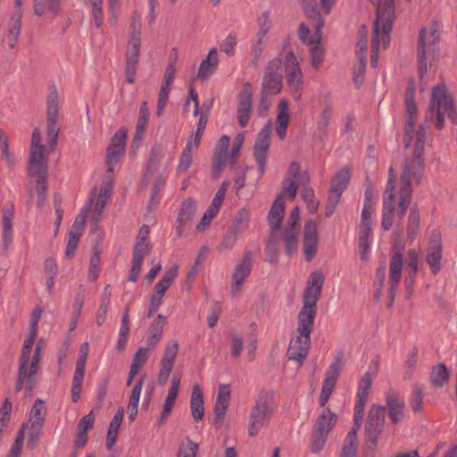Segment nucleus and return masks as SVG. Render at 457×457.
<instances>
[{
    "instance_id": "nucleus-57",
    "label": "nucleus",
    "mask_w": 457,
    "mask_h": 457,
    "mask_svg": "<svg viewBox=\"0 0 457 457\" xmlns=\"http://www.w3.org/2000/svg\"><path fill=\"white\" fill-rule=\"evenodd\" d=\"M282 191L283 194L288 196L289 200H295L298 191L296 179L294 178H285L282 181Z\"/></svg>"
},
{
    "instance_id": "nucleus-2",
    "label": "nucleus",
    "mask_w": 457,
    "mask_h": 457,
    "mask_svg": "<svg viewBox=\"0 0 457 457\" xmlns=\"http://www.w3.org/2000/svg\"><path fill=\"white\" fill-rule=\"evenodd\" d=\"M444 108L448 118L453 124H457V110L454 107L453 97L448 94L446 87L438 84L433 88L431 103L426 113V120H435L436 127L441 130L445 125L444 114L441 109Z\"/></svg>"
},
{
    "instance_id": "nucleus-62",
    "label": "nucleus",
    "mask_w": 457,
    "mask_h": 457,
    "mask_svg": "<svg viewBox=\"0 0 457 457\" xmlns=\"http://www.w3.org/2000/svg\"><path fill=\"white\" fill-rule=\"evenodd\" d=\"M333 110L330 106H327L320 113V120L318 121V129L320 134L326 135L329 120L332 117Z\"/></svg>"
},
{
    "instance_id": "nucleus-3",
    "label": "nucleus",
    "mask_w": 457,
    "mask_h": 457,
    "mask_svg": "<svg viewBox=\"0 0 457 457\" xmlns=\"http://www.w3.org/2000/svg\"><path fill=\"white\" fill-rule=\"evenodd\" d=\"M386 423L385 407L379 404H372L369 410L364 427L365 443L364 452L366 455L374 457L378 440L384 431Z\"/></svg>"
},
{
    "instance_id": "nucleus-37",
    "label": "nucleus",
    "mask_w": 457,
    "mask_h": 457,
    "mask_svg": "<svg viewBox=\"0 0 457 457\" xmlns=\"http://www.w3.org/2000/svg\"><path fill=\"white\" fill-rule=\"evenodd\" d=\"M21 19H22V11L21 10L16 11L10 19L9 34L7 36V39H8L9 47L12 49L15 47L16 42L21 34Z\"/></svg>"
},
{
    "instance_id": "nucleus-30",
    "label": "nucleus",
    "mask_w": 457,
    "mask_h": 457,
    "mask_svg": "<svg viewBox=\"0 0 457 457\" xmlns=\"http://www.w3.org/2000/svg\"><path fill=\"white\" fill-rule=\"evenodd\" d=\"M303 5V11L309 20L312 21V27L320 35V29L324 26V20L321 17L316 0H300Z\"/></svg>"
},
{
    "instance_id": "nucleus-9",
    "label": "nucleus",
    "mask_w": 457,
    "mask_h": 457,
    "mask_svg": "<svg viewBox=\"0 0 457 457\" xmlns=\"http://www.w3.org/2000/svg\"><path fill=\"white\" fill-rule=\"evenodd\" d=\"M282 62L278 58L270 60L265 69L262 82V95L274 96L282 89Z\"/></svg>"
},
{
    "instance_id": "nucleus-16",
    "label": "nucleus",
    "mask_w": 457,
    "mask_h": 457,
    "mask_svg": "<svg viewBox=\"0 0 457 457\" xmlns=\"http://www.w3.org/2000/svg\"><path fill=\"white\" fill-rule=\"evenodd\" d=\"M317 314V303L303 300L297 316L296 331L301 336L311 337L314 327V320Z\"/></svg>"
},
{
    "instance_id": "nucleus-4",
    "label": "nucleus",
    "mask_w": 457,
    "mask_h": 457,
    "mask_svg": "<svg viewBox=\"0 0 457 457\" xmlns=\"http://www.w3.org/2000/svg\"><path fill=\"white\" fill-rule=\"evenodd\" d=\"M439 49V34L435 28H432L429 35L426 28L422 27L419 32L417 44L418 71L420 79L428 71V55L435 56Z\"/></svg>"
},
{
    "instance_id": "nucleus-63",
    "label": "nucleus",
    "mask_w": 457,
    "mask_h": 457,
    "mask_svg": "<svg viewBox=\"0 0 457 457\" xmlns=\"http://www.w3.org/2000/svg\"><path fill=\"white\" fill-rule=\"evenodd\" d=\"M177 275L178 267H170L167 271H165L161 280L158 283H156V286H158L159 287H163L165 288V290H167L170 287L171 283L173 282Z\"/></svg>"
},
{
    "instance_id": "nucleus-33",
    "label": "nucleus",
    "mask_w": 457,
    "mask_h": 457,
    "mask_svg": "<svg viewBox=\"0 0 457 457\" xmlns=\"http://www.w3.org/2000/svg\"><path fill=\"white\" fill-rule=\"evenodd\" d=\"M219 63L218 53L216 48H212L208 55L202 61L199 70L198 78L208 79L215 71Z\"/></svg>"
},
{
    "instance_id": "nucleus-61",
    "label": "nucleus",
    "mask_w": 457,
    "mask_h": 457,
    "mask_svg": "<svg viewBox=\"0 0 457 457\" xmlns=\"http://www.w3.org/2000/svg\"><path fill=\"white\" fill-rule=\"evenodd\" d=\"M239 234L235 228H228L220 241V247L222 249H231L236 244Z\"/></svg>"
},
{
    "instance_id": "nucleus-10",
    "label": "nucleus",
    "mask_w": 457,
    "mask_h": 457,
    "mask_svg": "<svg viewBox=\"0 0 457 457\" xmlns=\"http://www.w3.org/2000/svg\"><path fill=\"white\" fill-rule=\"evenodd\" d=\"M271 414L272 408L270 406L267 399L265 397L257 399L249 417V435L251 436H257L262 428L270 422Z\"/></svg>"
},
{
    "instance_id": "nucleus-15",
    "label": "nucleus",
    "mask_w": 457,
    "mask_h": 457,
    "mask_svg": "<svg viewBox=\"0 0 457 457\" xmlns=\"http://www.w3.org/2000/svg\"><path fill=\"white\" fill-rule=\"evenodd\" d=\"M443 246L441 235L434 230L431 233L428 246L427 248L426 262L434 275L439 273L442 269Z\"/></svg>"
},
{
    "instance_id": "nucleus-36",
    "label": "nucleus",
    "mask_w": 457,
    "mask_h": 457,
    "mask_svg": "<svg viewBox=\"0 0 457 457\" xmlns=\"http://www.w3.org/2000/svg\"><path fill=\"white\" fill-rule=\"evenodd\" d=\"M124 410L119 408L112 420L110 422L109 429L106 436V448L112 450L116 444L118 431L123 420Z\"/></svg>"
},
{
    "instance_id": "nucleus-53",
    "label": "nucleus",
    "mask_w": 457,
    "mask_h": 457,
    "mask_svg": "<svg viewBox=\"0 0 457 457\" xmlns=\"http://www.w3.org/2000/svg\"><path fill=\"white\" fill-rule=\"evenodd\" d=\"M198 444L187 438L186 442L179 445L177 457H196Z\"/></svg>"
},
{
    "instance_id": "nucleus-20",
    "label": "nucleus",
    "mask_w": 457,
    "mask_h": 457,
    "mask_svg": "<svg viewBox=\"0 0 457 457\" xmlns=\"http://www.w3.org/2000/svg\"><path fill=\"white\" fill-rule=\"evenodd\" d=\"M311 346V337L298 334L296 338H292L287 349L289 360L295 361L301 366L305 361Z\"/></svg>"
},
{
    "instance_id": "nucleus-14",
    "label": "nucleus",
    "mask_w": 457,
    "mask_h": 457,
    "mask_svg": "<svg viewBox=\"0 0 457 457\" xmlns=\"http://www.w3.org/2000/svg\"><path fill=\"white\" fill-rule=\"evenodd\" d=\"M128 132L124 128L118 129L111 139L107 148L105 163L107 165V172L112 173L114 166L119 162L120 156L124 153Z\"/></svg>"
},
{
    "instance_id": "nucleus-25",
    "label": "nucleus",
    "mask_w": 457,
    "mask_h": 457,
    "mask_svg": "<svg viewBox=\"0 0 457 457\" xmlns=\"http://www.w3.org/2000/svg\"><path fill=\"white\" fill-rule=\"evenodd\" d=\"M285 214V204L282 195H278L275 198L268 214L269 225L270 232L277 234L281 228L282 220Z\"/></svg>"
},
{
    "instance_id": "nucleus-35",
    "label": "nucleus",
    "mask_w": 457,
    "mask_h": 457,
    "mask_svg": "<svg viewBox=\"0 0 457 457\" xmlns=\"http://www.w3.org/2000/svg\"><path fill=\"white\" fill-rule=\"evenodd\" d=\"M420 214L417 204H414L408 215L407 220V239L411 243L420 230Z\"/></svg>"
},
{
    "instance_id": "nucleus-56",
    "label": "nucleus",
    "mask_w": 457,
    "mask_h": 457,
    "mask_svg": "<svg viewBox=\"0 0 457 457\" xmlns=\"http://www.w3.org/2000/svg\"><path fill=\"white\" fill-rule=\"evenodd\" d=\"M328 435L312 430L310 445L311 452L313 453H319L324 447Z\"/></svg>"
},
{
    "instance_id": "nucleus-64",
    "label": "nucleus",
    "mask_w": 457,
    "mask_h": 457,
    "mask_svg": "<svg viewBox=\"0 0 457 457\" xmlns=\"http://www.w3.org/2000/svg\"><path fill=\"white\" fill-rule=\"evenodd\" d=\"M372 379L370 374L366 372L361 378L357 390V396H363L368 398L369 392L371 386Z\"/></svg>"
},
{
    "instance_id": "nucleus-60",
    "label": "nucleus",
    "mask_w": 457,
    "mask_h": 457,
    "mask_svg": "<svg viewBox=\"0 0 457 457\" xmlns=\"http://www.w3.org/2000/svg\"><path fill=\"white\" fill-rule=\"evenodd\" d=\"M207 122H208V112H202L200 114V117H199V120L197 123V129L195 134V138H194V143H193L195 148H198V146L200 145L201 138L205 130Z\"/></svg>"
},
{
    "instance_id": "nucleus-22",
    "label": "nucleus",
    "mask_w": 457,
    "mask_h": 457,
    "mask_svg": "<svg viewBox=\"0 0 457 457\" xmlns=\"http://www.w3.org/2000/svg\"><path fill=\"white\" fill-rule=\"evenodd\" d=\"M180 380H181V375H179V374H174L171 378L170 387L168 395L165 398V402H164V405H163V408H162V411L161 413V417L158 420V424L160 426L163 425L167 421L169 416L170 415V413L172 411L173 406H174L176 399L178 397Z\"/></svg>"
},
{
    "instance_id": "nucleus-13",
    "label": "nucleus",
    "mask_w": 457,
    "mask_h": 457,
    "mask_svg": "<svg viewBox=\"0 0 457 457\" xmlns=\"http://www.w3.org/2000/svg\"><path fill=\"white\" fill-rule=\"evenodd\" d=\"M386 405L385 411H387L389 419L393 425L401 423L405 417L406 404L403 397L400 393L394 389L389 388L385 393Z\"/></svg>"
},
{
    "instance_id": "nucleus-58",
    "label": "nucleus",
    "mask_w": 457,
    "mask_h": 457,
    "mask_svg": "<svg viewBox=\"0 0 457 457\" xmlns=\"http://www.w3.org/2000/svg\"><path fill=\"white\" fill-rule=\"evenodd\" d=\"M249 219V212L246 209L243 208L237 213L234 223L229 228H235L237 232L241 233L243 228L247 227Z\"/></svg>"
},
{
    "instance_id": "nucleus-38",
    "label": "nucleus",
    "mask_w": 457,
    "mask_h": 457,
    "mask_svg": "<svg viewBox=\"0 0 457 457\" xmlns=\"http://www.w3.org/2000/svg\"><path fill=\"white\" fill-rule=\"evenodd\" d=\"M450 373L444 363H439L433 368L430 373L431 383L437 387H443L448 383Z\"/></svg>"
},
{
    "instance_id": "nucleus-34",
    "label": "nucleus",
    "mask_w": 457,
    "mask_h": 457,
    "mask_svg": "<svg viewBox=\"0 0 457 457\" xmlns=\"http://www.w3.org/2000/svg\"><path fill=\"white\" fill-rule=\"evenodd\" d=\"M337 417L328 408L323 410L321 414L319 416L313 430L319 433L328 435L332 428L337 422Z\"/></svg>"
},
{
    "instance_id": "nucleus-39",
    "label": "nucleus",
    "mask_w": 457,
    "mask_h": 457,
    "mask_svg": "<svg viewBox=\"0 0 457 457\" xmlns=\"http://www.w3.org/2000/svg\"><path fill=\"white\" fill-rule=\"evenodd\" d=\"M370 234L371 228L366 227L363 225L359 229V251L360 257L362 261H366L368 259V253L370 248Z\"/></svg>"
},
{
    "instance_id": "nucleus-46",
    "label": "nucleus",
    "mask_w": 457,
    "mask_h": 457,
    "mask_svg": "<svg viewBox=\"0 0 457 457\" xmlns=\"http://www.w3.org/2000/svg\"><path fill=\"white\" fill-rule=\"evenodd\" d=\"M0 152L2 159L6 162L9 167H12L14 160L9 148L8 137L2 129H0Z\"/></svg>"
},
{
    "instance_id": "nucleus-19",
    "label": "nucleus",
    "mask_w": 457,
    "mask_h": 457,
    "mask_svg": "<svg viewBox=\"0 0 457 457\" xmlns=\"http://www.w3.org/2000/svg\"><path fill=\"white\" fill-rule=\"evenodd\" d=\"M406 112L405 122L403 127V147L408 149L411 147L414 138H416V112L417 105L414 100H406Z\"/></svg>"
},
{
    "instance_id": "nucleus-23",
    "label": "nucleus",
    "mask_w": 457,
    "mask_h": 457,
    "mask_svg": "<svg viewBox=\"0 0 457 457\" xmlns=\"http://www.w3.org/2000/svg\"><path fill=\"white\" fill-rule=\"evenodd\" d=\"M323 282V274L320 271H313L304 289L303 300L317 303L321 295Z\"/></svg>"
},
{
    "instance_id": "nucleus-52",
    "label": "nucleus",
    "mask_w": 457,
    "mask_h": 457,
    "mask_svg": "<svg viewBox=\"0 0 457 457\" xmlns=\"http://www.w3.org/2000/svg\"><path fill=\"white\" fill-rule=\"evenodd\" d=\"M167 290L163 287L154 286V294L152 295L149 310L147 312V318H151L155 313L162 303V297Z\"/></svg>"
},
{
    "instance_id": "nucleus-47",
    "label": "nucleus",
    "mask_w": 457,
    "mask_h": 457,
    "mask_svg": "<svg viewBox=\"0 0 457 457\" xmlns=\"http://www.w3.org/2000/svg\"><path fill=\"white\" fill-rule=\"evenodd\" d=\"M395 210V204L383 203L381 228L385 231L390 230L393 226Z\"/></svg>"
},
{
    "instance_id": "nucleus-49",
    "label": "nucleus",
    "mask_w": 457,
    "mask_h": 457,
    "mask_svg": "<svg viewBox=\"0 0 457 457\" xmlns=\"http://www.w3.org/2000/svg\"><path fill=\"white\" fill-rule=\"evenodd\" d=\"M412 199V192L400 189L397 215L399 220H403Z\"/></svg>"
},
{
    "instance_id": "nucleus-21",
    "label": "nucleus",
    "mask_w": 457,
    "mask_h": 457,
    "mask_svg": "<svg viewBox=\"0 0 457 457\" xmlns=\"http://www.w3.org/2000/svg\"><path fill=\"white\" fill-rule=\"evenodd\" d=\"M318 235L316 223L312 220H308L304 224L303 235V251L306 261L312 260L317 253Z\"/></svg>"
},
{
    "instance_id": "nucleus-50",
    "label": "nucleus",
    "mask_w": 457,
    "mask_h": 457,
    "mask_svg": "<svg viewBox=\"0 0 457 457\" xmlns=\"http://www.w3.org/2000/svg\"><path fill=\"white\" fill-rule=\"evenodd\" d=\"M258 31L256 38H265L270 28V14L269 11H264L257 19Z\"/></svg>"
},
{
    "instance_id": "nucleus-41",
    "label": "nucleus",
    "mask_w": 457,
    "mask_h": 457,
    "mask_svg": "<svg viewBox=\"0 0 457 457\" xmlns=\"http://www.w3.org/2000/svg\"><path fill=\"white\" fill-rule=\"evenodd\" d=\"M298 231L297 229H284L283 239L285 242V251L289 256L298 248Z\"/></svg>"
},
{
    "instance_id": "nucleus-43",
    "label": "nucleus",
    "mask_w": 457,
    "mask_h": 457,
    "mask_svg": "<svg viewBox=\"0 0 457 457\" xmlns=\"http://www.w3.org/2000/svg\"><path fill=\"white\" fill-rule=\"evenodd\" d=\"M228 160V153L214 151L212 156V176L218 179L222 172Z\"/></svg>"
},
{
    "instance_id": "nucleus-26",
    "label": "nucleus",
    "mask_w": 457,
    "mask_h": 457,
    "mask_svg": "<svg viewBox=\"0 0 457 457\" xmlns=\"http://www.w3.org/2000/svg\"><path fill=\"white\" fill-rule=\"evenodd\" d=\"M195 212L196 202L192 198L186 199L181 204V209L178 216L179 225L176 228V232L179 237H181L184 229L189 226Z\"/></svg>"
},
{
    "instance_id": "nucleus-18",
    "label": "nucleus",
    "mask_w": 457,
    "mask_h": 457,
    "mask_svg": "<svg viewBox=\"0 0 457 457\" xmlns=\"http://www.w3.org/2000/svg\"><path fill=\"white\" fill-rule=\"evenodd\" d=\"M253 111L252 85L249 82L244 84L238 95L237 120L241 128H245Z\"/></svg>"
},
{
    "instance_id": "nucleus-48",
    "label": "nucleus",
    "mask_w": 457,
    "mask_h": 457,
    "mask_svg": "<svg viewBox=\"0 0 457 457\" xmlns=\"http://www.w3.org/2000/svg\"><path fill=\"white\" fill-rule=\"evenodd\" d=\"M29 361L19 360V368L17 380L28 383L29 378L32 380H37V371L32 370L31 367H28Z\"/></svg>"
},
{
    "instance_id": "nucleus-45",
    "label": "nucleus",
    "mask_w": 457,
    "mask_h": 457,
    "mask_svg": "<svg viewBox=\"0 0 457 457\" xmlns=\"http://www.w3.org/2000/svg\"><path fill=\"white\" fill-rule=\"evenodd\" d=\"M320 39H321V31L320 32V35H318L317 32L315 31L314 39L310 40V45H312L311 62H312V67H314V68H318L323 61L322 53L319 48V44H320Z\"/></svg>"
},
{
    "instance_id": "nucleus-1",
    "label": "nucleus",
    "mask_w": 457,
    "mask_h": 457,
    "mask_svg": "<svg viewBox=\"0 0 457 457\" xmlns=\"http://www.w3.org/2000/svg\"><path fill=\"white\" fill-rule=\"evenodd\" d=\"M425 127L422 124L418 126L416 131L415 145L411 157H405L403 165V171L400 177V189L412 192V180L420 185L423 179L425 169L424 147H425Z\"/></svg>"
},
{
    "instance_id": "nucleus-40",
    "label": "nucleus",
    "mask_w": 457,
    "mask_h": 457,
    "mask_svg": "<svg viewBox=\"0 0 457 457\" xmlns=\"http://www.w3.org/2000/svg\"><path fill=\"white\" fill-rule=\"evenodd\" d=\"M424 386L420 383L412 386V394L409 400L410 405L414 412H420L423 408Z\"/></svg>"
},
{
    "instance_id": "nucleus-24",
    "label": "nucleus",
    "mask_w": 457,
    "mask_h": 457,
    "mask_svg": "<svg viewBox=\"0 0 457 457\" xmlns=\"http://www.w3.org/2000/svg\"><path fill=\"white\" fill-rule=\"evenodd\" d=\"M355 55L358 62L353 67V83L355 87L359 88L363 84L367 64L365 40L363 42L361 41L357 45Z\"/></svg>"
},
{
    "instance_id": "nucleus-17",
    "label": "nucleus",
    "mask_w": 457,
    "mask_h": 457,
    "mask_svg": "<svg viewBox=\"0 0 457 457\" xmlns=\"http://www.w3.org/2000/svg\"><path fill=\"white\" fill-rule=\"evenodd\" d=\"M403 265V254L399 251L394 252L389 262L388 306H391L395 301L398 285L402 278Z\"/></svg>"
},
{
    "instance_id": "nucleus-31",
    "label": "nucleus",
    "mask_w": 457,
    "mask_h": 457,
    "mask_svg": "<svg viewBox=\"0 0 457 457\" xmlns=\"http://www.w3.org/2000/svg\"><path fill=\"white\" fill-rule=\"evenodd\" d=\"M46 403L37 398L31 407L28 426L43 428L46 422Z\"/></svg>"
},
{
    "instance_id": "nucleus-12",
    "label": "nucleus",
    "mask_w": 457,
    "mask_h": 457,
    "mask_svg": "<svg viewBox=\"0 0 457 457\" xmlns=\"http://www.w3.org/2000/svg\"><path fill=\"white\" fill-rule=\"evenodd\" d=\"M253 252L246 250L241 262L236 265L230 285V294L233 297L239 294L245 279L249 277L253 268Z\"/></svg>"
},
{
    "instance_id": "nucleus-11",
    "label": "nucleus",
    "mask_w": 457,
    "mask_h": 457,
    "mask_svg": "<svg viewBox=\"0 0 457 457\" xmlns=\"http://www.w3.org/2000/svg\"><path fill=\"white\" fill-rule=\"evenodd\" d=\"M272 132L271 121H268L259 131L253 145V156L256 161L260 175L266 170L267 157L270 146V135Z\"/></svg>"
},
{
    "instance_id": "nucleus-42",
    "label": "nucleus",
    "mask_w": 457,
    "mask_h": 457,
    "mask_svg": "<svg viewBox=\"0 0 457 457\" xmlns=\"http://www.w3.org/2000/svg\"><path fill=\"white\" fill-rule=\"evenodd\" d=\"M179 345L175 340L169 341L166 345L164 354L161 360V364L174 367L176 357L178 355Z\"/></svg>"
},
{
    "instance_id": "nucleus-8",
    "label": "nucleus",
    "mask_w": 457,
    "mask_h": 457,
    "mask_svg": "<svg viewBox=\"0 0 457 457\" xmlns=\"http://www.w3.org/2000/svg\"><path fill=\"white\" fill-rule=\"evenodd\" d=\"M285 77L290 87L292 97L298 101L302 96L303 73L299 62L292 51L285 56Z\"/></svg>"
},
{
    "instance_id": "nucleus-6",
    "label": "nucleus",
    "mask_w": 457,
    "mask_h": 457,
    "mask_svg": "<svg viewBox=\"0 0 457 457\" xmlns=\"http://www.w3.org/2000/svg\"><path fill=\"white\" fill-rule=\"evenodd\" d=\"M393 25V9L388 7L385 12L384 17L378 16L374 21L371 37V55H370V65L376 67L378 61V51L380 47V32L383 34V40L385 44H387L390 40V33L392 31Z\"/></svg>"
},
{
    "instance_id": "nucleus-5",
    "label": "nucleus",
    "mask_w": 457,
    "mask_h": 457,
    "mask_svg": "<svg viewBox=\"0 0 457 457\" xmlns=\"http://www.w3.org/2000/svg\"><path fill=\"white\" fill-rule=\"evenodd\" d=\"M141 24L138 20L133 19L130 24V39L126 51L125 75L129 84H134L138 67Z\"/></svg>"
},
{
    "instance_id": "nucleus-27",
    "label": "nucleus",
    "mask_w": 457,
    "mask_h": 457,
    "mask_svg": "<svg viewBox=\"0 0 457 457\" xmlns=\"http://www.w3.org/2000/svg\"><path fill=\"white\" fill-rule=\"evenodd\" d=\"M350 179L351 170L349 168H343L338 170L331 180L328 195L340 199L343 192L346 190Z\"/></svg>"
},
{
    "instance_id": "nucleus-54",
    "label": "nucleus",
    "mask_w": 457,
    "mask_h": 457,
    "mask_svg": "<svg viewBox=\"0 0 457 457\" xmlns=\"http://www.w3.org/2000/svg\"><path fill=\"white\" fill-rule=\"evenodd\" d=\"M162 158V149L160 145H154L150 154L146 172L153 174L158 168Z\"/></svg>"
},
{
    "instance_id": "nucleus-7",
    "label": "nucleus",
    "mask_w": 457,
    "mask_h": 457,
    "mask_svg": "<svg viewBox=\"0 0 457 457\" xmlns=\"http://www.w3.org/2000/svg\"><path fill=\"white\" fill-rule=\"evenodd\" d=\"M46 133L50 151H53L58 141L59 127L57 120L59 117V96L55 86L50 87V92L46 98Z\"/></svg>"
},
{
    "instance_id": "nucleus-44",
    "label": "nucleus",
    "mask_w": 457,
    "mask_h": 457,
    "mask_svg": "<svg viewBox=\"0 0 457 457\" xmlns=\"http://www.w3.org/2000/svg\"><path fill=\"white\" fill-rule=\"evenodd\" d=\"M278 252L279 245L276 237V234L270 232V236L266 245V261L270 263L277 262Z\"/></svg>"
},
{
    "instance_id": "nucleus-59",
    "label": "nucleus",
    "mask_w": 457,
    "mask_h": 457,
    "mask_svg": "<svg viewBox=\"0 0 457 457\" xmlns=\"http://www.w3.org/2000/svg\"><path fill=\"white\" fill-rule=\"evenodd\" d=\"M164 184H165V179L162 176H159L155 179L154 184L152 187L151 197L148 202V207H150L152 205L154 206L159 203V200H160L159 195H160L162 188L164 187Z\"/></svg>"
},
{
    "instance_id": "nucleus-32",
    "label": "nucleus",
    "mask_w": 457,
    "mask_h": 457,
    "mask_svg": "<svg viewBox=\"0 0 457 457\" xmlns=\"http://www.w3.org/2000/svg\"><path fill=\"white\" fill-rule=\"evenodd\" d=\"M204 396L198 384L195 385L191 394L190 407L195 421L203 420L204 415Z\"/></svg>"
},
{
    "instance_id": "nucleus-55",
    "label": "nucleus",
    "mask_w": 457,
    "mask_h": 457,
    "mask_svg": "<svg viewBox=\"0 0 457 457\" xmlns=\"http://www.w3.org/2000/svg\"><path fill=\"white\" fill-rule=\"evenodd\" d=\"M345 357V353L343 351H338L335 356L333 362L330 364L329 368L326 371V377L334 378L337 380L340 370L343 366V361Z\"/></svg>"
},
{
    "instance_id": "nucleus-28",
    "label": "nucleus",
    "mask_w": 457,
    "mask_h": 457,
    "mask_svg": "<svg viewBox=\"0 0 457 457\" xmlns=\"http://www.w3.org/2000/svg\"><path fill=\"white\" fill-rule=\"evenodd\" d=\"M45 148H35L29 151V176L37 173H48L47 160L44 154Z\"/></svg>"
},
{
    "instance_id": "nucleus-29",
    "label": "nucleus",
    "mask_w": 457,
    "mask_h": 457,
    "mask_svg": "<svg viewBox=\"0 0 457 457\" xmlns=\"http://www.w3.org/2000/svg\"><path fill=\"white\" fill-rule=\"evenodd\" d=\"M87 359L82 356L79 357L76 362V369L72 378L71 383V401L77 403L80 398L82 390V383L85 376Z\"/></svg>"
},
{
    "instance_id": "nucleus-51",
    "label": "nucleus",
    "mask_w": 457,
    "mask_h": 457,
    "mask_svg": "<svg viewBox=\"0 0 457 457\" xmlns=\"http://www.w3.org/2000/svg\"><path fill=\"white\" fill-rule=\"evenodd\" d=\"M192 162H193L192 142L188 141L179 157V162L178 164V170L179 172L187 171L188 170V168L191 166Z\"/></svg>"
}]
</instances>
